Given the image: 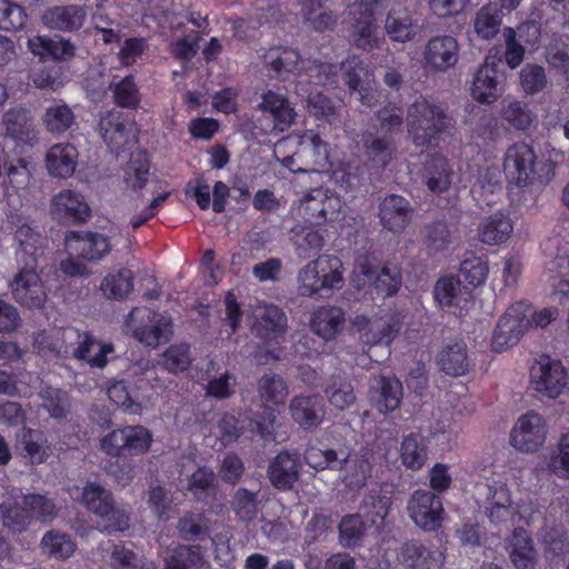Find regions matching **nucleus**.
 <instances>
[{"instance_id":"obj_52","label":"nucleus","mask_w":569,"mask_h":569,"mask_svg":"<svg viewBox=\"0 0 569 569\" xmlns=\"http://www.w3.org/2000/svg\"><path fill=\"white\" fill-rule=\"evenodd\" d=\"M368 527V523L360 513L342 517L338 526L340 545L345 548L359 546L366 536Z\"/></svg>"},{"instance_id":"obj_7","label":"nucleus","mask_w":569,"mask_h":569,"mask_svg":"<svg viewBox=\"0 0 569 569\" xmlns=\"http://www.w3.org/2000/svg\"><path fill=\"white\" fill-rule=\"evenodd\" d=\"M80 502L104 521L103 530L108 533L124 531L129 528V515L116 506L113 495L102 485L87 482L82 488Z\"/></svg>"},{"instance_id":"obj_61","label":"nucleus","mask_w":569,"mask_h":569,"mask_svg":"<svg viewBox=\"0 0 569 569\" xmlns=\"http://www.w3.org/2000/svg\"><path fill=\"white\" fill-rule=\"evenodd\" d=\"M303 17L317 31L331 29L336 24V18L330 11L322 8V0H302Z\"/></svg>"},{"instance_id":"obj_33","label":"nucleus","mask_w":569,"mask_h":569,"mask_svg":"<svg viewBox=\"0 0 569 569\" xmlns=\"http://www.w3.org/2000/svg\"><path fill=\"white\" fill-rule=\"evenodd\" d=\"M345 312L339 307H321L312 315L311 330L326 341L335 339L345 328Z\"/></svg>"},{"instance_id":"obj_24","label":"nucleus","mask_w":569,"mask_h":569,"mask_svg":"<svg viewBox=\"0 0 569 569\" xmlns=\"http://www.w3.org/2000/svg\"><path fill=\"white\" fill-rule=\"evenodd\" d=\"M369 395L377 409L388 413L396 410L401 402L402 383L393 376H377L371 379Z\"/></svg>"},{"instance_id":"obj_9","label":"nucleus","mask_w":569,"mask_h":569,"mask_svg":"<svg viewBox=\"0 0 569 569\" xmlns=\"http://www.w3.org/2000/svg\"><path fill=\"white\" fill-rule=\"evenodd\" d=\"M503 170L510 182L519 187L532 184L539 178L532 147L523 142L509 147L505 154Z\"/></svg>"},{"instance_id":"obj_29","label":"nucleus","mask_w":569,"mask_h":569,"mask_svg":"<svg viewBox=\"0 0 569 569\" xmlns=\"http://www.w3.org/2000/svg\"><path fill=\"white\" fill-rule=\"evenodd\" d=\"M391 503L389 491L377 486L365 493L359 509L362 512V518L366 517L370 521V526L380 530L385 526Z\"/></svg>"},{"instance_id":"obj_57","label":"nucleus","mask_w":569,"mask_h":569,"mask_svg":"<svg viewBox=\"0 0 569 569\" xmlns=\"http://www.w3.org/2000/svg\"><path fill=\"white\" fill-rule=\"evenodd\" d=\"M488 274L487 263L479 257L471 256L460 263L458 280L466 289L482 284Z\"/></svg>"},{"instance_id":"obj_13","label":"nucleus","mask_w":569,"mask_h":569,"mask_svg":"<svg viewBox=\"0 0 569 569\" xmlns=\"http://www.w3.org/2000/svg\"><path fill=\"white\" fill-rule=\"evenodd\" d=\"M49 212L53 220L64 224L86 222L91 216L83 196L71 189H63L51 198Z\"/></svg>"},{"instance_id":"obj_14","label":"nucleus","mask_w":569,"mask_h":569,"mask_svg":"<svg viewBox=\"0 0 569 569\" xmlns=\"http://www.w3.org/2000/svg\"><path fill=\"white\" fill-rule=\"evenodd\" d=\"M37 269L38 268H30L29 266L21 267L10 282L11 293L14 300L30 309L41 308L47 301V293Z\"/></svg>"},{"instance_id":"obj_49","label":"nucleus","mask_w":569,"mask_h":569,"mask_svg":"<svg viewBox=\"0 0 569 569\" xmlns=\"http://www.w3.org/2000/svg\"><path fill=\"white\" fill-rule=\"evenodd\" d=\"M108 90H112L113 100L121 108L134 109L140 103L139 89L130 74L119 81L113 79L108 84H102L98 91L101 96H104Z\"/></svg>"},{"instance_id":"obj_18","label":"nucleus","mask_w":569,"mask_h":569,"mask_svg":"<svg viewBox=\"0 0 569 569\" xmlns=\"http://www.w3.org/2000/svg\"><path fill=\"white\" fill-rule=\"evenodd\" d=\"M301 470L300 456L296 451L282 450L273 457L267 469L271 485L282 491L291 490Z\"/></svg>"},{"instance_id":"obj_63","label":"nucleus","mask_w":569,"mask_h":569,"mask_svg":"<svg viewBox=\"0 0 569 569\" xmlns=\"http://www.w3.org/2000/svg\"><path fill=\"white\" fill-rule=\"evenodd\" d=\"M28 20L24 9L10 1L0 0V29L4 31H17L22 29Z\"/></svg>"},{"instance_id":"obj_39","label":"nucleus","mask_w":569,"mask_h":569,"mask_svg":"<svg viewBox=\"0 0 569 569\" xmlns=\"http://www.w3.org/2000/svg\"><path fill=\"white\" fill-rule=\"evenodd\" d=\"M257 393L262 407L270 409L286 403L289 387L280 375L268 372L259 378Z\"/></svg>"},{"instance_id":"obj_59","label":"nucleus","mask_w":569,"mask_h":569,"mask_svg":"<svg viewBox=\"0 0 569 569\" xmlns=\"http://www.w3.org/2000/svg\"><path fill=\"white\" fill-rule=\"evenodd\" d=\"M466 288L456 277H446L437 281L435 286V298L442 307L459 306L463 299Z\"/></svg>"},{"instance_id":"obj_15","label":"nucleus","mask_w":569,"mask_h":569,"mask_svg":"<svg viewBox=\"0 0 569 569\" xmlns=\"http://www.w3.org/2000/svg\"><path fill=\"white\" fill-rule=\"evenodd\" d=\"M460 46L455 37L442 34L428 40L423 61L436 72H446L455 68L459 61Z\"/></svg>"},{"instance_id":"obj_26","label":"nucleus","mask_w":569,"mask_h":569,"mask_svg":"<svg viewBox=\"0 0 569 569\" xmlns=\"http://www.w3.org/2000/svg\"><path fill=\"white\" fill-rule=\"evenodd\" d=\"M287 327L286 313L279 307L269 305L256 310L251 330L263 340L278 342L286 333Z\"/></svg>"},{"instance_id":"obj_21","label":"nucleus","mask_w":569,"mask_h":569,"mask_svg":"<svg viewBox=\"0 0 569 569\" xmlns=\"http://www.w3.org/2000/svg\"><path fill=\"white\" fill-rule=\"evenodd\" d=\"M505 549L516 569H536L538 551L531 535L523 528H516L505 540Z\"/></svg>"},{"instance_id":"obj_5","label":"nucleus","mask_w":569,"mask_h":569,"mask_svg":"<svg viewBox=\"0 0 569 569\" xmlns=\"http://www.w3.org/2000/svg\"><path fill=\"white\" fill-rule=\"evenodd\" d=\"M342 263L336 256H318L301 268L297 276L298 291L312 297L323 290L340 289L343 284Z\"/></svg>"},{"instance_id":"obj_36","label":"nucleus","mask_w":569,"mask_h":569,"mask_svg":"<svg viewBox=\"0 0 569 569\" xmlns=\"http://www.w3.org/2000/svg\"><path fill=\"white\" fill-rule=\"evenodd\" d=\"M437 363L449 376L460 377L466 375L470 368L466 343L462 341L446 343L437 356Z\"/></svg>"},{"instance_id":"obj_62","label":"nucleus","mask_w":569,"mask_h":569,"mask_svg":"<svg viewBox=\"0 0 569 569\" xmlns=\"http://www.w3.org/2000/svg\"><path fill=\"white\" fill-rule=\"evenodd\" d=\"M257 496L258 492H252L244 488H239L234 492L231 507L242 521H251L257 517L259 511Z\"/></svg>"},{"instance_id":"obj_48","label":"nucleus","mask_w":569,"mask_h":569,"mask_svg":"<svg viewBox=\"0 0 569 569\" xmlns=\"http://www.w3.org/2000/svg\"><path fill=\"white\" fill-rule=\"evenodd\" d=\"M400 459L407 469H421L428 460L427 439L419 433L406 436L400 446Z\"/></svg>"},{"instance_id":"obj_12","label":"nucleus","mask_w":569,"mask_h":569,"mask_svg":"<svg viewBox=\"0 0 569 569\" xmlns=\"http://www.w3.org/2000/svg\"><path fill=\"white\" fill-rule=\"evenodd\" d=\"M530 328L531 319L527 316L525 306L522 303L511 306L500 318L493 331V349L501 351L516 345Z\"/></svg>"},{"instance_id":"obj_58","label":"nucleus","mask_w":569,"mask_h":569,"mask_svg":"<svg viewBox=\"0 0 569 569\" xmlns=\"http://www.w3.org/2000/svg\"><path fill=\"white\" fill-rule=\"evenodd\" d=\"M502 119L513 129L526 131L536 121V114L525 102L515 100L503 107Z\"/></svg>"},{"instance_id":"obj_50","label":"nucleus","mask_w":569,"mask_h":569,"mask_svg":"<svg viewBox=\"0 0 569 569\" xmlns=\"http://www.w3.org/2000/svg\"><path fill=\"white\" fill-rule=\"evenodd\" d=\"M342 78L351 91L361 92L373 82V74L368 66L357 56L347 58L341 62Z\"/></svg>"},{"instance_id":"obj_31","label":"nucleus","mask_w":569,"mask_h":569,"mask_svg":"<svg viewBox=\"0 0 569 569\" xmlns=\"http://www.w3.org/2000/svg\"><path fill=\"white\" fill-rule=\"evenodd\" d=\"M351 451L343 446L337 448L310 446L305 451V461L317 471H341Z\"/></svg>"},{"instance_id":"obj_16","label":"nucleus","mask_w":569,"mask_h":569,"mask_svg":"<svg viewBox=\"0 0 569 569\" xmlns=\"http://www.w3.org/2000/svg\"><path fill=\"white\" fill-rule=\"evenodd\" d=\"M546 433L542 418L529 412L517 420L510 433V443L520 451L535 452L545 442Z\"/></svg>"},{"instance_id":"obj_41","label":"nucleus","mask_w":569,"mask_h":569,"mask_svg":"<svg viewBox=\"0 0 569 569\" xmlns=\"http://www.w3.org/2000/svg\"><path fill=\"white\" fill-rule=\"evenodd\" d=\"M503 11L498 3L483 4L472 19L473 30L481 40H492L499 33L502 26Z\"/></svg>"},{"instance_id":"obj_43","label":"nucleus","mask_w":569,"mask_h":569,"mask_svg":"<svg viewBox=\"0 0 569 569\" xmlns=\"http://www.w3.org/2000/svg\"><path fill=\"white\" fill-rule=\"evenodd\" d=\"M323 392L329 403L338 410L351 407L357 400L351 381L340 372L331 375L327 379Z\"/></svg>"},{"instance_id":"obj_20","label":"nucleus","mask_w":569,"mask_h":569,"mask_svg":"<svg viewBox=\"0 0 569 569\" xmlns=\"http://www.w3.org/2000/svg\"><path fill=\"white\" fill-rule=\"evenodd\" d=\"M350 16H352V23L349 38L352 46L367 52L380 48L385 42V33L381 32L376 17L365 16L353 10H350Z\"/></svg>"},{"instance_id":"obj_37","label":"nucleus","mask_w":569,"mask_h":569,"mask_svg":"<svg viewBox=\"0 0 569 569\" xmlns=\"http://www.w3.org/2000/svg\"><path fill=\"white\" fill-rule=\"evenodd\" d=\"M325 229L313 226L296 227L291 230V242L300 259L307 260L317 256L325 246Z\"/></svg>"},{"instance_id":"obj_30","label":"nucleus","mask_w":569,"mask_h":569,"mask_svg":"<svg viewBox=\"0 0 569 569\" xmlns=\"http://www.w3.org/2000/svg\"><path fill=\"white\" fill-rule=\"evenodd\" d=\"M14 238L19 243L17 257L23 263L22 267L38 268L43 256L44 239L28 224L20 226L14 232Z\"/></svg>"},{"instance_id":"obj_56","label":"nucleus","mask_w":569,"mask_h":569,"mask_svg":"<svg viewBox=\"0 0 569 569\" xmlns=\"http://www.w3.org/2000/svg\"><path fill=\"white\" fill-rule=\"evenodd\" d=\"M141 386L133 387L132 383L126 380L111 382L107 388L109 399L117 406L137 412L140 408L138 403V389Z\"/></svg>"},{"instance_id":"obj_2","label":"nucleus","mask_w":569,"mask_h":569,"mask_svg":"<svg viewBox=\"0 0 569 569\" xmlns=\"http://www.w3.org/2000/svg\"><path fill=\"white\" fill-rule=\"evenodd\" d=\"M49 339L50 337L41 336L38 340L41 351L63 358L71 356L97 368H103L108 362L107 356L114 351L111 343H102L88 332H80L73 328L66 329L61 333V343L59 339L54 342Z\"/></svg>"},{"instance_id":"obj_44","label":"nucleus","mask_w":569,"mask_h":569,"mask_svg":"<svg viewBox=\"0 0 569 569\" xmlns=\"http://www.w3.org/2000/svg\"><path fill=\"white\" fill-rule=\"evenodd\" d=\"M452 169L442 156L430 157L423 168L422 180L433 193H442L451 183Z\"/></svg>"},{"instance_id":"obj_8","label":"nucleus","mask_w":569,"mask_h":569,"mask_svg":"<svg viewBox=\"0 0 569 569\" xmlns=\"http://www.w3.org/2000/svg\"><path fill=\"white\" fill-rule=\"evenodd\" d=\"M151 433L141 426H129L109 432L101 441V449L113 457L128 453H143L149 450Z\"/></svg>"},{"instance_id":"obj_40","label":"nucleus","mask_w":569,"mask_h":569,"mask_svg":"<svg viewBox=\"0 0 569 569\" xmlns=\"http://www.w3.org/2000/svg\"><path fill=\"white\" fill-rule=\"evenodd\" d=\"M292 419L303 428L320 425L323 419L321 400L318 396H297L289 405Z\"/></svg>"},{"instance_id":"obj_46","label":"nucleus","mask_w":569,"mask_h":569,"mask_svg":"<svg viewBox=\"0 0 569 569\" xmlns=\"http://www.w3.org/2000/svg\"><path fill=\"white\" fill-rule=\"evenodd\" d=\"M367 158L377 167H386L396 151L395 142L389 136L367 131L361 136Z\"/></svg>"},{"instance_id":"obj_42","label":"nucleus","mask_w":569,"mask_h":569,"mask_svg":"<svg viewBox=\"0 0 569 569\" xmlns=\"http://www.w3.org/2000/svg\"><path fill=\"white\" fill-rule=\"evenodd\" d=\"M41 121L46 130L52 134H62L77 126L72 108L61 100L53 101L44 109Z\"/></svg>"},{"instance_id":"obj_53","label":"nucleus","mask_w":569,"mask_h":569,"mask_svg":"<svg viewBox=\"0 0 569 569\" xmlns=\"http://www.w3.org/2000/svg\"><path fill=\"white\" fill-rule=\"evenodd\" d=\"M103 296L108 299L122 300L133 289V273L129 269H121L116 273H109L100 284Z\"/></svg>"},{"instance_id":"obj_22","label":"nucleus","mask_w":569,"mask_h":569,"mask_svg":"<svg viewBox=\"0 0 569 569\" xmlns=\"http://www.w3.org/2000/svg\"><path fill=\"white\" fill-rule=\"evenodd\" d=\"M502 90L498 64L495 58H487L475 74L471 94L481 103H491Z\"/></svg>"},{"instance_id":"obj_60","label":"nucleus","mask_w":569,"mask_h":569,"mask_svg":"<svg viewBox=\"0 0 569 569\" xmlns=\"http://www.w3.org/2000/svg\"><path fill=\"white\" fill-rule=\"evenodd\" d=\"M203 516L196 512H186L177 522V530L179 537L188 542L204 539L208 533V528L203 525Z\"/></svg>"},{"instance_id":"obj_4","label":"nucleus","mask_w":569,"mask_h":569,"mask_svg":"<svg viewBox=\"0 0 569 569\" xmlns=\"http://www.w3.org/2000/svg\"><path fill=\"white\" fill-rule=\"evenodd\" d=\"M475 499L495 527L507 529L520 518L519 506L512 500L507 483L502 481L478 482L475 487Z\"/></svg>"},{"instance_id":"obj_47","label":"nucleus","mask_w":569,"mask_h":569,"mask_svg":"<svg viewBox=\"0 0 569 569\" xmlns=\"http://www.w3.org/2000/svg\"><path fill=\"white\" fill-rule=\"evenodd\" d=\"M300 61L297 50L289 47H273L263 54V63L280 79L292 73Z\"/></svg>"},{"instance_id":"obj_27","label":"nucleus","mask_w":569,"mask_h":569,"mask_svg":"<svg viewBox=\"0 0 569 569\" xmlns=\"http://www.w3.org/2000/svg\"><path fill=\"white\" fill-rule=\"evenodd\" d=\"M385 33L393 42H409L416 37V27L409 10L396 2L389 8L383 22Z\"/></svg>"},{"instance_id":"obj_1","label":"nucleus","mask_w":569,"mask_h":569,"mask_svg":"<svg viewBox=\"0 0 569 569\" xmlns=\"http://www.w3.org/2000/svg\"><path fill=\"white\" fill-rule=\"evenodd\" d=\"M406 124L413 144L430 149L437 147L445 134H450L455 120L441 104L419 97L408 107Z\"/></svg>"},{"instance_id":"obj_10","label":"nucleus","mask_w":569,"mask_h":569,"mask_svg":"<svg viewBox=\"0 0 569 569\" xmlns=\"http://www.w3.org/2000/svg\"><path fill=\"white\" fill-rule=\"evenodd\" d=\"M408 512L412 521L425 531H436L443 519V506L439 495L419 489L408 501Z\"/></svg>"},{"instance_id":"obj_64","label":"nucleus","mask_w":569,"mask_h":569,"mask_svg":"<svg viewBox=\"0 0 569 569\" xmlns=\"http://www.w3.org/2000/svg\"><path fill=\"white\" fill-rule=\"evenodd\" d=\"M41 546L49 557L56 559L69 558L74 552V545L69 537L54 531H48L43 536Z\"/></svg>"},{"instance_id":"obj_45","label":"nucleus","mask_w":569,"mask_h":569,"mask_svg":"<svg viewBox=\"0 0 569 569\" xmlns=\"http://www.w3.org/2000/svg\"><path fill=\"white\" fill-rule=\"evenodd\" d=\"M513 231L509 217L497 213L485 218L478 227V238L482 243L497 246L506 242Z\"/></svg>"},{"instance_id":"obj_28","label":"nucleus","mask_w":569,"mask_h":569,"mask_svg":"<svg viewBox=\"0 0 569 569\" xmlns=\"http://www.w3.org/2000/svg\"><path fill=\"white\" fill-rule=\"evenodd\" d=\"M87 14L88 11L84 6H59L47 10L43 14V21L51 29L72 32L82 28Z\"/></svg>"},{"instance_id":"obj_23","label":"nucleus","mask_w":569,"mask_h":569,"mask_svg":"<svg viewBox=\"0 0 569 569\" xmlns=\"http://www.w3.org/2000/svg\"><path fill=\"white\" fill-rule=\"evenodd\" d=\"M66 243L80 258L88 261L100 260L111 250L106 236L91 231H70L66 236Z\"/></svg>"},{"instance_id":"obj_35","label":"nucleus","mask_w":569,"mask_h":569,"mask_svg":"<svg viewBox=\"0 0 569 569\" xmlns=\"http://www.w3.org/2000/svg\"><path fill=\"white\" fill-rule=\"evenodd\" d=\"M261 99L258 109L272 116L276 129L284 131L293 123L297 113L284 96L268 90Z\"/></svg>"},{"instance_id":"obj_34","label":"nucleus","mask_w":569,"mask_h":569,"mask_svg":"<svg viewBox=\"0 0 569 569\" xmlns=\"http://www.w3.org/2000/svg\"><path fill=\"white\" fill-rule=\"evenodd\" d=\"M163 569H209L210 563L199 545H179L163 559Z\"/></svg>"},{"instance_id":"obj_19","label":"nucleus","mask_w":569,"mask_h":569,"mask_svg":"<svg viewBox=\"0 0 569 569\" xmlns=\"http://www.w3.org/2000/svg\"><path fill=\"white\" fill-rule=\"evenodd\" d=\"M373 455L368 449L351 452L341 470V481L350 492L358 493L372 477Z\"/></svg>"},{"instance_id":"obj_32","label":"nucleus","mask_w":569,"mask_h":569,"mask_svg":"<svg viewBox=\"0 0 569 569\" xmlns=\"http://www.w3.org/2000/svg\"><path fill=\"white\" fill-rule=\"evenodd\" d=\"M99 133L111 151L121 150L129 141V130L123 113L117 110L102 113L99 121Z\"/></svg>"},{"instance_id":"obj_11","label":"nucleus","mask_w":569,"mask_h":569,"mask_svg":"<svg viewBox=\"0 0 569 569\" xmlns=\"http://www.w3.org/2000/svg\"><path fill=\"white\" fill-rule=\"evenodd\" d=\"M531 382L536 391L550 399H556L568 389L569 377L562 363L546 358L530 370Z\"/></svg>"},{"instance_id":"obj_54","label":"nucleus","mask_w":569,"mask_h":569,"mask_svg":"<svg viewBox=\"0 0 569 569\" xmlns=\"http://www.w3.org/2000/svg\"><path fill=\"white\" fill-rule=\"evenodd\" d=\"M218 488L216 473L207 468H198L190 477L188 490L198 501H204L209 497L214 496Z\"/></svg>"},{"instance_id":"obj_25","label":"nucleus","mask_w":569,"mask_h":569,"mask_svg":"<svg viewBox=\"0 0 569 569\" xmlns=\"http://www.w3.org/2000/svg\"><path fill=\"white\" fill-rule=\"evenodd\" d=\"M397 559L408 569H435L442 565L443 555L418 540H409L399 548Z\"/></svg>"},{"instance_id":"obj_17","label":"nucleus","mask_w":569,"mask_h":569,"mask_svg":"<svg viewBox=\"0 0 569 569\" xmlns=\"http://www.w3.org/2000/svg\"><path fill=\"white\" fill-rule=\"evenodd\" d=\"M415 208L409 200L399 194H388L379 203V221L383 229L402 232L412 221Z\"/></svg>"},{"instance_id":"obj_38","label":"nucleus","mask_w":569,"mask_h":569,"mask_svg":"<svg viewBox=\"0 0 569 569\" xmlns=\"http://www.w3.org/2000/svg\"><path fill=\"white\" fill-rule=\"evenodd\" d=\"M78 151L70 143H57L52 146L46 157L49 173L57 178H69L77 167Z\"/></svg>"},{"instance_id":"obj_51","label":"nucleus","mask_w":569,"mask_h":569,"mask_svg":"<svg viewBox=\"0 0 569 569\" xmlns=\"http://www.w3.org/2000/svg\"><path fill=\"white\" fill-rule=\"evenodd\" d=\"M42 408L56 420L67 419L70 413V398L67 391L50 386L42 387L39 391Z\"/></svg>"},{"instance_id":"obj_6","label":"nucleus","mask_w":569,"mask_h":569,"mask_svg":"<svg viewBox=\"0 0 569 569\" xmlns=\"http://www.w3.org/2000/svg\"><path fill=\"white\" fill-rule=\"evenodd\" d=\"M124 326L127 332L150 348L168 342L173 335L171 317L148 308H132L126 318Z\"/></svg>"},{"instance_id":"obj_55","label":"nucleus","mask_w":569,"mask_h":569,"mask_svg":"<svg viewBox=\"0 0 569 569\" xmlns=\"http://www.w3.org/2000/svg\"><path fill=\"white\" fill-rule=\"evenodd\" d=\"M452 234L447 222L438 220L426 224L422 229V241L431 253L446 250L451 243Z\"/></svg>"},{"instance_id":"obj_3","label":"nucleus","mask_w":569,"mask_h":569,"mask_svg":"<svg viewBox=\"0 0 569 569\" xmlns=\"http://www.w3.org/2000/svg\"><path fill=\"white\" fill-rule=\"evenodd\" d=\"M3 525L13 531L27 529L31 520L51 522L58 516V508L52 499L43 495H19L0 505Z\"/></svg>"}]
</instances>
